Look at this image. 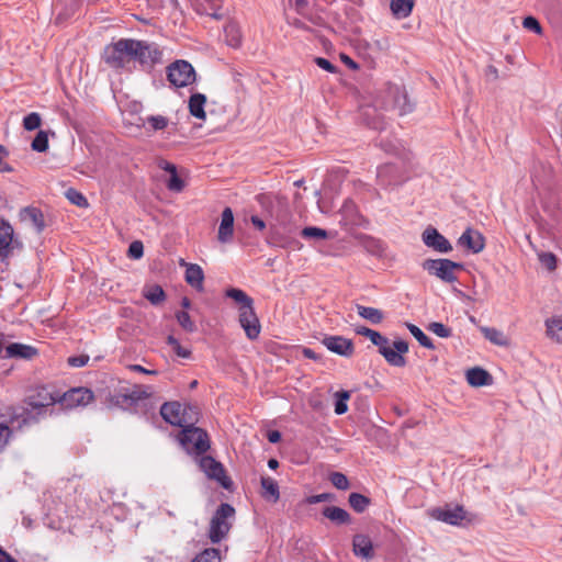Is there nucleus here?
Instances as JSON below:
<instances>
[{
	"mask_svg": "<svg viewBox=\"0 0 562 562\" xmlns=\"http://www.w3.org/2000/svg\"><path fill=\"white\" fill-rule=\"evenodd\" d=\"M136 40L121 38L117 42L106 45L102 53V60L113 69L128 68L134 61L133 53Z\"/></svg>",
	"mask_w": 562,
	"mask_h": 562,
	"instance_id": "f257e3e1",
	"label": "nucleus"
},
{
	"mask_svg": "<svg viewBox=\"0 0 562 562\" xmlns=\"http://www.w3.org/2000/svg\"><path fill=\"white\" fill-rule=\"evenodd\" d=\"M181 447L195 457L204 454L211 448V440L207 432L194 424H190L182 428L178 435Z\"/></svg>",
	"mask_w": 562,
	"mask_h": 562,
	"instance_id": "f03ea898",
	"label": "nucleus"
},
{
	"mask_svg": "<svg viewBox=\"0 0 562 562\" xmlns=\"http://www.w3.org/2000/svg\"><path fill=\"white\" fill-rule=\"evenodd\" d=\"M160 415L168 424L184 428L198 422L199 412L195 406L167 402L161 405Z\"/></svg>",
	"mask_w": 562,
	"mask_h": 562,
	"instance_id": "7ed1b4c3",
	"label": "nucleus"
},
{
	"mask_svg": "<svg viewBox=\"0 0 562 562\" xmlns=\"http://www.w3.org/2000/svg\"><path fill=\"white\" fill-rule=\"evenodd\" d=\"M234 517L235 508L232 505L222 503L218 506L210 521L209 538L212 543L221 542L228 535Z\"/></svg>",
	"mask_w": 562,
	"mask_h": 562,
	"instance_id": "20e7f679",
	"label": "nucleus"
},
{
	"mask_svg": "<svg viewBox=\"0 0 562 562\" xmlns=\"http://www.w3.org/2000/svg\"><path fill=\"white\" fill-rule=\"evenodd\" d=\"M422 266L429 274L435 276L447 283L456 282V271L462 269L461 263L454 262L450 259H426Z\"/></svg>",
	"mask_w": 562,
	"mask_h": 562,
	"instance_id": "39448f33",
	"label": "nucleus"
},
{
	"mask_svg": "<svg viewBox=\"0 0 562 562\" xmlns=\"http://www.w3.org/2000/svg\"><path fill=\"white\" fill-rule=\"evenodd\" d=\"M169 82L176 88L188 87L195 81V70L186 60H176L167 68Z\"/></svg>",
	"mask_w": 562,
	"mask_h": 562,
	"instance_id": "423d86ee",
	"label": "nucleus"
},
{
	"mask_svg": "<svg viewBox=\"0 0 562 562\" xmlns=\"http://www.w3.org/2000/svg\"><path fill=\"white\" fill-rule=\"evenodd\" d=\"M134 61H138L144 69H151L156 64L161 63L162 53L155 44L137 41L134 45Z\"/></svg>",
	"mask_w": 562,
	"mask_h": 562,
	"instance_id": "0eeeda50",
	"label": "nucleus"
},
{
	"mask_svg": "<svg viewBox=\"0 0 562 562\" xmlns=\"http://www.w3.org/2000/svg\"><path fill=\"white\" fill-rule=\"evenodd\" d=\"M198 462L201 471H203L209 479L215 480L222 487L226 490L232 487L233 482L227 476L226 471L221 462L216 461L210 456L200 457Z\"/></svg>",
	"mask_w": 562,
	"mask_h": 562,
	"instance_id": "6e6552de",
	"label": "nucleus"
},
{
	"mask_svg": "<svg viewBox=\"0 0 562 562\" xmlns=\"http://www.w3.org/2000/svg\"><path fill=\"white\" fill-rule=\"evenodd\" d=\"M379 352L386 362L394 367H404L406 361L404 355L408 351V344L404 340H396L391 344L387 338L385 342L378 346Z\"/></svg>",
	"mask_w": 562,
	"mask_h": 562,
	"instance_id": "1a4fd4ad",
	"label": "nucleus"
},
{
	"mask_svg": "<svg viewBox=\"0 0 562 562\" xmlns=\"http://www.w3.org/2000/svg\"><path fill=\"white\" fill-rule=\"evenodd\" d=\"M430 516L439 521L446 522L452 526H460L463 521L472 522L473 516L469 515L463 506L434 508L430 512Z\"/></svg>",
	"mask_w": 562,
	"mask_h": 562,
	"instance_id": "9d476101",
	"label": "nucleus"
},
{
	"mask_svg": "<svg viewBox=\"0 0 562 562\" xmlns=\"http://www.w3.org/2000/svg\"><path fill=\"white\" fill-rule=\"evenodd\" d=\"M239 324L245 330V334L248 339L255 340L258 338L260 334V323L259 318L257 317L254 304L239 306Z\"/></svg>",
	"mask_w": 562,
	"mask_h": 562,
	"instance_id": "9b49d317",
	"label": "nucleus"
},
{
	"mask_svg": "<svg viewBox=\"0 0 562 562\" xmlns=\"http://www.w3.org/2000/svg\"><path fill=\"white\" fill-rule=\"evenodd\" d=\"M93 393L86 387H76L59 395V402L65 407H76L88 405L93 400Z\"/></svg>",
	"mask_w": 562,
	"mask_h": 562,
	"instance_id": "f8f14e48",
	"label": "nucleus"
},
{
	"mask_svg": "<svg viewBox=\"0 0 562 562\" xmlns=\"http://www.w3.org/2000/svg\"><path fill=\"white\" fill-rule=\"evenodd\" d=\"M422 239L427 247L438 252L447 254L452 250L450 241L435 227H427L422 235Z\"/></svg>",
	"mask_w": 562,
	"mask_h": 562,
	"instance_id": "ddd939ff",
	"label": "nucleus"
},
{
	"mask_svg": "<svg viewBox=\"0 0 562 562\" xmlns=\"http://www.w3.org/2000/svg\"><path fill=\"white\" fill-rule=\"evenodd\" d=\"M322 344L331 352L342 356L351 357L355 352V346L351 339L342 336H325Z\"/></svg>",
	"mask_w": 562,
	"mask_h": 562,
	"instance_id": "4468645a",
	"label": "nucleus"
},
{
	"mask_svg": "<svg viewBox=\"0 0 562 562\" xmlns=\"http://www.w3.org/2000/svg\"><path fill=\"white\" fill-rule=\"evenodd\" d=\"M57 401H59V393L52 392L45 386H40L25 402L30 407L37 409L54 405Z\"/></svg>",
	"mask_w": 562,
	"mask_h": 562,
	"instance_id": "2eb2a0df",
	"label": "nucleus"
},
{
	"mask_svg": "<svg viewBox=\"0 0 562 562\" xmlns=\"http://www.w3.org/2000/svg\"><path fill=\"white\" fill-rule=\"evenodd\" d=\"M461 247L471 250L473 254L481 252L485 247L484 236L476 229L467 228L458 240Z\"/></svg>",
	"mask_w": 562,
	"mask_h": 562,
	"instance_id": "dca6fc26",
	"label": "nucleus"
},
{
	"mask_svg": "<svg viewBox=\"0 0 562 562\" xmlns=\"http://www.w3.org/2000/svg\"><path fill=\"white\" fill-rule=\"evenodd\" d=\"M234 236V214L231 207H225L221 215L217 239L222 244L229 243Z\"/></svg>",
	"mask_w": 562,
	"mask_h": 562,
	"instance_id": "f3484780",
	"label": "nucleus"
},
{
	"mask_svg": "<svg viewBox=\"0 0 562 562\" xmlns=\"http://www.w3.org/2000/svg\"><path fill=\"white\" fill-rule=\"evenodd\" d=\"M352 552L356 557L363 560H372L374 557V547L371 539L366 535H356L352 539Z\"/></svg>",
	"mask_w": 562,
	"mask_h": 562,
	"instance_id": "a211bd4d",
	"label": "nucleus"
},
{
	"mask_svg": "<svg viewBox=\"0 0 562 562\" xmlns=\"http://www.w3.org/2000/svg\"><path fill=\"white\" fill-rule=\"evenodd\" d=\"M37 355L38 350L35 347L21 342H13L5 347L4 358L31 360Z\"/></svg>",
	"mask_w": 562,
	"mask_h": 562,
	"instance_id": "6ab92c4d",
	"label": "nucleus"
},
{
	"mask_svg": "<svg viewBox=\"0 0 562 562\" xmlns=\"http://www.w3.org/2000/svg\"><path fill=\"white\" fill-rule=\"evenodd\" d=\"M181 266L186 267L184 278L187 283L198 291H202L204 281V272L202 268L196 263H187L183 260L181 261Z\"/></svg>",
	"mask_w": 562,
	"mask_h": 562,
	"instance_id": "aec40b11",
	"label": "nucleus"
},
{
	"mask_svg": "<svg viewBox=\"0 0 562 562\" xmlns=\"http://www.w3.org/2000/svg\"><path fill=\"white\" fill-rule=\"evenodd\" d=\"M21 222L29 224L36 228L37 232H42L45 223L42 212L37 207H24L20 212Z\"/></svg>",
	"mask_w": 562,
	"mask_h": 562,
	"instance_id": "412c9836",
	"label": "nucleus"
},
{
	"mask_svg": "<svg viewBox=\"0 0 562 562\" xmlns=\"http://www.w3.org/2000/svg\"><path fill=\"white\" fill-rule=\"evenodd\" d=\"M13 228L5 221H0V259L7 258L11 252Z\"/></svg>",
	"mask_w": 562,
	"mask_h": 562,
	"instance_id": "4be33fe9",
	"label": "nucleus"
},
{
	"mask_svg": "<svg viewBox=\"0 0 562 562\" xmlns=\"http://www.w3.org/2000/svg\"><path fill=\"white\" fill-rule=\"evenodd\" d=\"M222 4L223 0H200L196 4V12L220 20L223 18L221 13Z\"/></svg>",
	"mask_w": 562,
	"mask_h": 562,
	"instance_id": "5701e85b",
	"label": "nucleus"
},
{
	"mask_svg": "<svg viewBox=\"0 0 562 562\" xmlns=\"http://www.w3.org/2000/svg\"><path fill=\"white\" fill-rule=\"evenodd\" d=\"M480 330L483 334L484 338L487 339L493 345L499 347H508L510 345L509 338L497 328L481 326Z\"/></svg>",
	"mask_w": 562,
	"mask_h": 562,
	"instance_id": "b1692460",
	"label": "nucleus"
},
{
	"mask_svg": "<svg viewBox=\"0 0 562 562\" xmlns=\"http://www.w3.org/2000/svg\"><path fill=\"white\" fill-rule=\"evenodd\" d=\"M260 483L262 487V497L273 503H277L280 498V491L276 480H273L270 476H262Z\"/></svg>",
	"mask_w": 562,
	"mask_h": 562,
	"instance_id": "393cba45",
	"label": "nucleus"
},
{
	"mask_svg": "<svg viewBox=\"0 0 562 562\" xmlns=\"http://www.w3.org/2000/svg\"><path fill=\"white\" fill-rule=\"evenodd\" d=\"M324 517L338 525L350 524L351 517L347 510L337 506H327L323 509Z\"/></svg>",
	"mask_w": 562,
	"mask_h": 562,
	"instance_id": "a878e982",
	"label": "nucleus"
},
{
	"mask_svg": "<svg viewBox=\"0 0 562 562\" xmlns=\"http://www.w3.org/2000/svg\"><path fill=\"white\" fill-rule=\"evenodd\" d=\"M467 381L472 386H484L491 382V375L482 368H472L467 371Z\"/></svg>",
	"mask_w": 562,
	"mask_h": 562,
	"instance_id": "bb28decb",
	"label": "nucleus"
},
{
	"mask_svg": "<svg viewBox=\"0 0 562 562\" xmlns=\"http://www.w3.org/2000/svg\"><path fill=\"white\" fill-rule=\"evenodd\" d=\"M206 103V97L202 93H194L189 99V111L190 114L196 119L204 120L205 111L204 105Z\"/></svg>",
	"mask_w": 562,
	"mask_h": 562,
	"instance_id": "cd10ccee",
	"label": "nucleus"
},
{
	"mask_svg": "<svg viewBox=\"0 0 562 562\" xmlns=\"http://www.w3.org/2000/svg\"><path fill=\"white\" fill-rule=\"evenodd\" d=\"M155 394V390L150 385L136 384L131 391L124 395L126 400L138 402L150 398Z\"/></svg>",
	"mask_w": 562,
	"mask_h": 562,
	"instance_id": "c85d7f7f",
	"label": "nucleus"
},
{
	"mask_svg": "<svg viewBox=\"0 0 562 562\" xmlns=\"http://www.w3.org/2000/svg\"><path fill=\"white\" fill-rule=\"evenodd\" d=\"M357 312L360 317L369 321L374 325L382 323L384 319V313L375 307L357 305Z\"/></svg>",
	"mask_w": 562,
	"mask_h": 562,
	"instance_id": "c756f323",
	"label": "nucleus"
},
{
	"mask_svg": "<svg viewBox=\"0 0 562 562\" xmlns=\"http://www.w3.org/2000/svg\"><path fill=\"white\" fill-rule=\"evenodd\" d=\"M224 33H225V41L229 46H232L234 48H237L240 46L241 31H240V27L236 23H233V22L227 23L224 27Z\"/></svg>",
	"mask_w": 562,
	"mask_h": 562,
	"instance_id": "7c9ffc66",
	"label": "nucleus"
},
{
	"mask_svg": "<svg viewBox=\"0 0 562 562\" xmlns=\"http://www.w3.org/2000/svg\"><path fill=\"white\" fill-rule=\"evenodd\" d=\"M547 336L558 344H562V317H552L546 321Z\"/></svg>",
	"mask_w": 562,
	"mask_h": 562,
	"instance_id": "2f4dec72",
	"label": "nucleus"
},
{
	"mask_svg": "<svg viewBox=\"0 0 562 562\" xmlns=\"http://www.w3.org/2000/svg\"><path fill=\"white\" fill-rule=\"evenodd\" d=\"M413 0H391V10L397 18H406L412 13Z\"/></svg>",
	"mask_w": 562,
	"mask_h": 562,
	"instance_id": "473e14b6",
	"label": "nucleus"
},
{
	"mask_svg": "<svg viewBox=\"0 0 562 562\" xmlns=\"http://www.w3.org/2000/svg\"><path fill=\"white\" fill-rule=\"evenodd\" d=\"M144 296L154 305H158L166 300L165 291L158 284L146 286Z\"/></svg>",
	"mask_w": 562,
	"mask_h": 562,
	"instance_id": "72a5a7b5",
	"label": "nucleus"
},
{
	"mask_svg": "<svg viewBox=\"0 0 562 562\" xmlns=\"http://www.w3.org/2000/svg\"><path fill=\"white\" fill-rule=\"evenodd\" d=\"M361 243L364 249L373 256H381L385 250L384 244L371 236L362 237Z\"/></svg>",
	"mask_w": 562,
	"mask_h": 562,
	"instance_id": "f704fd0d",
	"label": "nucleus"
},
{
	"mask_svg": "<svg viewBox=\"0 0 562 562\" xmlns=\"http://www.w3.org/2000/svg\"><path fill=\"white\" fill-rule=\"evenodd\" d=\"M355 331L356 334L370 339V341L376 347L385 342L386 337L382 336L379 331L368 328L366 326H357L355 328Z\"/></svg>",
	"mask_w": 562,
	"mask_h": 562,
	"instance_id": "c9c22d12",
	"label": "nucleus"
},
{
	"mask_svg": "<svg viewBox=\"0 0 562 562\" xmlns=\"http://www.w3.org/2000/svg\"><path fill=\"white\" fill-rule=\"evenodd\" d=\"M348 502L350 506L356 510L357 513H363L367 507L370 505V499L359 493H351L349 495Z\"/></svg>",
	"mask_w": 562,
	"mask_h": 562,
	"instance_id": "e433bc0d",
	"label": "nucleus"
},
{
	"mask_svg": "<svg viewBox=\"0 0 562 562\" xmlns=\"http://www.w3.org/2000/svg\"><path fill=\"white\" fill-rule=\"evenodd\" d=\"M407 328L423 347L427 349H435L431 339L418 326L407 324Z\"/></svg>",
	"mask_w": 562,
	"mask_h": 562,
	"instance_id": "4c0bfd02",
	"label": "nucleus"
},
{
	"mask_svg": "<svg viewBox=\"0 0 562 562\" xmlns=\"http://www.w3.org/2000/svg\"><path fill=\"white\" fill-rule=\"evenodd\" d=\"M225 294L227 297H231L236 303L240 304V306L254 304V300L240 289L231 288L226 290Z\"/></svg>",
	"mask_w": 562,
	"mask_h": 562,
	"instance_id": "58836bf2",
	"label": "nucleus"
},
{
	"mask_svg": "<svg viewBox=\"0 0 562 562\" xmlns=\"http://www.w3.org/2000/svg\"><path fill=\"white\" fill-rule=\"evenodd\" d=\"M191 562H221L220 551L209 548L200 552Z\"/></svg>",
	"mask_w": 562,
	"mask_h": 562,
	"instance_id": "ea45409f",
	"label": "nucleus"
},
{
	"mask_svg": "<svg viewBox=\"0 0 562 562\" xmlns=\"http://www.w3.org/2000/svg\"><path fill=\"white\" fill-rule=\"evenodd\" d=\"M335 413L337 415H342L348 411L347 402L350 398V393L348 391H339L335 394Z\"/></svg>",
	"mask_w": 562,
	"mask_h": 562,
	"instance_id": "a19ab883",
	"label": "nucleus"
},
{
	"mask_svg": "<svg viewBox=\"0 0 562 562\" xmlns=\"http://www.w3.org/2000/svg\"><path fill=\"white\" fill-rule=\"evenodd\" d=\"M31 147L37 153H44L48 148V135L45 131H40L34 137Z\"/></svg>",
	"mask_w": 562,
	"mask_h": 562,
	"instance_id": "79ce46f5",
	"label": "nucleus"
},
{
	"mask_svg": "<svg viewBox=\"0 0 562 562\" xmlns=\"http://www.w3.org/2000/svg\"><path fill=\"white\" fill-rule=\"evenodd\" d=\"M329 480L336 488L341 491H346L350 486L348 477L341 472H333Z\"/></svg>",
	"mask_w": 562,
	"mask_h": 562,
	"instance_id": "37998d69",
	"label": "nucleus"
},
{
	"mask_svg": "<svg viewBox=\"0 0 562 562\" xmlns=\"http://www.w3.org/2000/svg\"><path fill=\"white\" fill-rule=\"evenodd\" d=\"M66 196L72 204L79 207H88L89 205L87 198L75 189H69L66 192Z\"/></svg>",
	"mask_w": 562,
	"mask_h": 562,
	"instance_id": "c03bdc74",
	"label": "nucleus"
},
{
	"mask_svg": "<svg viewBox=\"0 0 562 562\" xmlns=\"http://www.w3.org/2000/svg\"><path fill=\"white\" fill-rule=\"evenodd\" d=\"M303 238H315V239H326L328 237L327 231L319 227H305L301 232Z\"/></svg>",
	"mask_w": 562,
	"mask_h": 562,
	"instance_id": "a18cd8bd",
	"label": "nucleus"
},
{
	"mask_svg": "<svg viewBox=\"0 0 562 562\" xmlns=\"http://www.w3.org/2000/svg\"><path fill=\"white\" fill-rule=\"evenodd\" d=\"M176 318L179 323V325L187 331L192 333L195 330V325L193 321L191 319L189 313L184 311H180L176 314Z\"/></svg>",
	"mask_w": 562,
	"mask_h": 562,
	"instance_id": "49530a36",
	"label": "nucleus"
},
{
	"mask_svg": "<svg viewBox=\"0 0 562 562\" xmlns=\"http://www.w3.org/2000/svg\"><path fill=\"white\" fill-rule=\"evenodd\" d=\"M41 123H42L41 115L36 112H32L23 119V127L26 131H34V130L38 128L41 126Z\"/></svg>",
	"mask_w": 562,
	"mask_h": 562,
	"instance_id": "de8ad7c7",
	"label": "nucleus"
},
{
	"mask_svg": "<svg viewBox=\"0 0 562 562\" xmlns=\"http://www.w3.org/2000/svg\"><path fill=\"white\" fill-rule=\"evenodd\" d=\"M147 124L151 127L153 131H161L167 127L168 119L162 115H153L147 117Z\"/></svg>",
	"mask_w": 562,
	"mask_h": 562,
	"instance_id": "09e8293b",
	"label": "nucleus"
},
{
	"mask_svg": "<svg viewBox=\"0 0 562 562\" xmlns=\"http://www.w3.org/2000/svg\"><path fill=\"white\" fill-rule=\"evenodd\" d=\"M167 344L169 346H171L172 350L175 351V353L178 356V357H181V358H189L191 352L183 348L180 342L178 341V339H176L173 336H168L167 338Z\"/></svg>",
	"mask_w": 562,
	"mask_h": 562,
	"instance_id": "8fccbe9b",
	"label": "nucleus"
},
{
	"mask_svg": "<svg viewBox=\"0 0 562 562\" xmlns=\"http://www.w3.org/2000/svg\"><path fill=\"white\" fill-rule=\"evenodd\" d=\"M428 329L441 338H448L451 336V329L442 323L434 322L430 323Z\"/></svg>",
	"mask_w": 562,
	"mask_h": 562,
	"instance_id": "3c124183",
	"label": "nucleus"
},
{
	"mask_svg": "<svg viewBox=\"0 0 562 562\" xmlns=\"http://www.w3.org/2000/svg\"><path fill=\"white\" fill-rule=\"evenodd\" d=\"M539 260L548 270L553 271L557 269L558 259L554 254L541 252L539 255Z\"/></svg>",
	"mask_w": 562,
	"mask_h": 562,
	"instance_id": "603ef678",
	"label": "nucleus"
},
{
	"mask_svg": "<svg viewBox=\"0 0 562 562\" xmlns=\"http://www.w3.org/2000/svg\"><path fill=\"white\" fill-rule=\"evenodd\" d=\"M127 255L130 258L139 259L144 255V245L139 240L130 244Z\"/></svg>",
	"mask_w": 562,
	"mask_h": 562,
	"instance_id": "864d4df0",
	"label": "nucleus"
},
{
	"mask_svg": "<svg viewBox=\"0 0 562 562\" xmlns=\"http://www.w3.org/2000/svg\"><path fill=\"white\" fill-rule=\"evenodd\" d=\"M167 188L173 192H181L183 190L184 182L178 177L177 171L170 175V179L167 182Z\"/></svg>",
	"mask_w": 562,
	"mask_h": 562,
	"instance_id": "5fc2aeb1",
	"label": "nucleus"
},
{
	"mask_svg": "<svg viewBox=\"0 0 562 562\" xmlns=\"http://www.w3.org/2000/svg\"><path fill=\"white\" fill-rule=\"evenodd\" d=\"M522 26L529 31L535 32L536 34L542 33V26L539 21L533 16H527L522 21Z\"/></svg>",
	"mask_w": 562,
	"mask_h": 562,
	"instance_id": "6e6d98bb",
	"label": "nucleus"
},
{
	"mask_svg": "<svg viewBox=\"0 0 562 562\" xmlns=\"http://www.w3.org/2000/svg\"><path fill=\"white\" fill-rule=\"evenodd\" d=\"M12 431L10 427L5 424L0 423V451L8 443V440L11 436Z\"/></svg>",
	"mask_w": 562,
	"mask_h": 562,
	"instance_id": "4d7b16f0",
	"label": "nucleus"
},
{
	"mask_svg": "<svg viewBox=\"0 0 562 562\" xmlns=\"http://www.w3.org/2000/svg\"><path fill=\"white\" fill-rule=\"evenodd\" d=\"M315 63L316 65L328 71V72H331V74H335L337 71V67L335 65H333L328 59L326 58H323V57H316L315 58Z\"/></svg>",
	"mask_w": 562,
	"mask_h": 562,
	"instance_id": "13d9d810",
	"label": "nucleus"
},
{
	"mask_svg": "<svg viewBox=\"0 0 562 562\" xmlns=\"http://www.w3.org/2000/svg\"><path fill=\"white\" fill-rule=\"evenodd\" d=\"M333 495L329 494V493H322V494H317V495H312L310 497L306 498V503L308 504H317V503H323V502H329V501H333Z\"/></svg>",
	"mask_w": 562,
	"mask_h": 562,
	"instance_id": "bf43d9fd",
	"label": "nucleus"
},
{
	"mask_svg": "<svg viewBox=\"0 0 562 562\" xmlns=\"http://www.w3.org/2000/svg\"><path fill=\"white\" fill-rule=\"evenodd\" d=\"M89 361L88 356H78L68 358V364L75 368H80L87 364Z\"/></svg>",
	"mask_w": 562,
	"mask_h": 562,
	"instance_id": "052dcab7",
	"label": "nucleus"
},
{
	"mask_svg": "<svg viewBox=\"0 0 562 562\" xmlns=\"http://www.w3.org/2000/svg\"><path fill=\"white\" fill-rule=\"evenodd\" d=\"M158 167H159L160 169H162V170H165V171L169 172L170 175H171V173H175V172L177 171V167H176V165H173V164H171V162H169V161H167V160H164V159L159 160V162H158Z\"/></svg>",
	"mask_w": 562,
	"mask_h": 562,
	"instance_id": "680f3d73",
	"label": "nucleus"
},
{
	"mask_svg": "<svg viewBox=\"0 0 562 562\" xmlns=\"http://www.w3.org/2000/svg\"><path fill=\"white\" fill-rule=\"evenodd\" d=\"M128 369L132 371L138 372V373H143V374H157V371L148 370V369L142 367L140 364H131L128 367Z\"/></svg>",
	"mask_w": 562,
	"mask_h": 562,
	"instance_id": "e2e57ef3",
	"label": "nucleus"
},
{
	"mask_svg": "<svg viewBox=\"0 0 562 562\" xmlns=\"http://www.w3.org/2000/svg\"><path fill=\"white\" fill-rule=\"evenodd\" d=\"M406 99H407L406 94H403V100L405 102L398 110L400 115H404L413 110V104H411Z\"/></svg>",
	"mask_w": 562,
	"mask_h": 562,
	"instance_id": "0e129e2a",
	"label": "nucleus"
},
{
	"mask_svg": "<svg viewBox=\"0 0 562 562\" xmlns=\"http://www.w3.org/2000/svg\"><path fill=\"white\" fill-rule=\"evenodd\" d=\"M0 562H18L13 557H11L7 551L2 550L0 547Z\"/></svg>",
	"mask_w": 562,
	"mask_h": 562,
	"instance_id": "69168bd1",
	"label": "nucleus"
},
{
	"mask_svg": "<svg viewBox=\"0 0 562 562\" xmlns=\"http://www.w3.org/2000/svg\"><path fill=\"white\" fill-rule=\"evenodd\" d=\"M251 223L259 231H262L266 228L265 222L261 218H259L258 216H251Z\"/></svg>",
	"mask_w": 562,
	"mask_h": 562,
	"instance_id": "338daca9",
	"label": "nucleus"
},
{
	"mask_svg": "<svg viewBox=\"0 0 562 562\" xmlns=\"http://www.w3.org/2000/svg\"><path fill=\"white\" fill-rule=\"evenodd\" d=\"M302 353L307 359H312V360H317L318 359V356L311 348H304Z\"/></svg>",
	"mask_w": 562,
	"mask_h": 562,
	"instance_id": "774afa93",
	"label": "nucleus"
}]
</instances>
